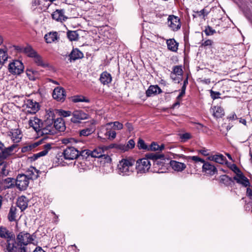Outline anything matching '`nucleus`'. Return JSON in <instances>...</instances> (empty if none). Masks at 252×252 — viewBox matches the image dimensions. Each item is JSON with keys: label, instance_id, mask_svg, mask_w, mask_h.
Wrapping results in <instances>:
<instances>
[{"label": "nucleus", "instance_id": "a18cd8bd", "mask_svg": "<svg viewBox=\"0 0 252 252\" xmlns=\"http://www.w3.org/2000/svg\"><path fill=\"white\" fill-rule=\"evenodd\" d=\"M8 56L6 50L0 49V64H2L7 60Z\"/></svg>", "mask_w": 252, "mask_h": 252}, {"label": "nucleus", "instance_id": "8fccbe9b", "mask_svg": "<svg viewBox=\"0 0 252 252\" xmlns=\"http://www.w3.org/2000/svg\"><path fill=\"white\" fill-rule=\"evenodd\" d=\"M91 151L89 150H83L82 148L79 147V156H81L85 158H87L88 157L91 156Z\"/></svg>", "mask_w": 252, "mask_h": 252}, {"label": "nucleus", "instance_id": "e2e57ef3", "mask_svg": "<svg viewBox=\"0 0 252 252\" xmlns=\"http://www.w3.org/2000/svg\"><path fill=\"white\" fill-rule=\"evenodd\" d=\"M117 148L124 152L128 151L126 145L119 144L117 146Z\"/></svg>", "mask_w": 252, "mask_h": 252}, {"label": "nucleus", "instance_id": "7ed1b4c3", "mask_svg": "<svg viewBox=\"0 0 252 252\" xmlns=\"http://www.w3.org/2000/svg\"><path fill=\"white\" fill-rule=\"evenodd\" d=\"M135 160L132 158H124L118 164V173L122 176H129L135 170Z\"/></svg>", "mask_w": 252, "mask_h": 252}, {"label": "nucleus", "instance_id": "6ab92c4d", "mask_svg": "<svg viewBox=\"0 0 252 252\" xmlns=\"http://www.w3.org/2000/svg\"><path fill=\"white\" fill-rule=\"evenodd\" d=\"M207 158L209 160L214 161L221 164L225 163L226 161V158L220 154L210 155Z\"/></svg>", "mask_w": 252, "mask_h": 252}, {"label": "nucleus", "instance_id": "dca6fc26", "mask_svg": "<svg viewBox=\"0 0 252 252\" xmlns=\"http://www.w3.org/2000/svg\"><path fill=\"white\" fill-rule=\"evenodd\" d=\"M17 106L12 103H7L4 104L1 108V112L4 114L10 115L13 114L17 109Z\"/></svg>", "mask_w": 252, "mask_h": 252}, {"label": "nucleus", "instance_id": "7c9ffc66", "mask_svg": "<svg viewBox=\"0 0 252 252\" xmlns=\"http://www.w3.org/2000/svg\"><path fill=\"white\" fill-rule=\"evenodd\" d=\"M99 80L102 84L107 85L112 81L111 75L106 71L103 72L100 75Z\"/></svg>", "mask_w": 252, "mask_h": 252}, {"label": "nucleus", "instance_id": "f3484780", "mask_svg": "<svg viewBox=\"0 0 252 252\" xmlns=\"http://www.w3.org/2000/svg\"><path fill=\"white\" fill-rule=\"evenodd\" d=\"M39 170L36 169L33 166H31L26 172V175L28 177V179L31 180L36 179L39 176Z\"/></svg>", "mask_w": 252, "mask_h": 252}, {"label": "nucleus", "instance_id": "e433bc0d", "mask_svg": "<svg viewBox=\"0 0 252 252\" xmlns=\"http://www.w3.org/2000/svg\"><path fill=\"white\" fill-rule=\"evenodd\" d=\"M26 73L29 79L31 80L34 81L39 77L38 71L32 69L27 70Z\"/></svg>", "mask_w": 252, "mask_h": 252}, {"label": "nucleus", "instance_id": "393cba45", "mask_svg": "<svg viewBox=\"0 0 252 252\" xmlns=\"http://www.w3.org/2000/svg\"><path fill=\"white\" fill-rule=\"evenodd\" d=\"M29 200L25 196H21L18 197L17 201V204L18 207L22 211L25 210L28 207Z\"/></svg>", "mask_w": 252, "mask_h": 252}, {"label": "nucleus", "instance_id": "603ef678", "mask_svg": "<svg viewBox=\"0 0 252 252\" xmlns=\"http://www.w3.org/2000/svg\"><path fill=\"white\" fill-rule=\"evenodd\" d=\"M221 181L225 185H228L231 182H232V178L229 177L226 175H224L220 177Z\"/></svg>", "mask_w": 252, "mask_h": 252}, {"label": "nucleus", "instance_id": "a19ab883", "mask_svg": "<svg viewBox=\"0 0 252 252\" xmlns=\"http://www.w3.org/2000/svg\"><path fill=\"white\" fill-rule=\"evenodd\" d=\"M107 124V127H111L114 129L121 130L123 128V125L119 122L116 121L114 122L108 123Z\"/></svg>", "mask_w": 252, "mask_h": 252}, {"label": "nucleus", "instance_id": "a211bd4d", "mask_svg": "<svg viewBox=\"0 0 252 252\" xmlns=\"http://www.w3.org/2000/svg\"><path fill=\"white\" fill-rule=\"evenodd\" d=\"M233 179L238 184L242 185L244 187H247L250 185L248 179L246 177L242 172L236 175Z\"/></svg>", "mask_w": 252, "mask_h": 252}, {"label": "nucleus", "instance_id": "f8f14e48", "mask_svg": "<svg viewBox=\"0 0 252 252\" xmlns=\"http://www.w3.org/2000/svg\"><path fill=\"white\" fill-rule=\"evenodd\" d=\"M15 238L9 239L2 246L4 252H20L19 248H17L15 244Z\"/></svg>", "mask_w": 252, "mask_h": 252}, {"label": "nucleus", "instance_id": "423d86ee", "mask_svg": "<svg viewBox=\"0 0 252 252\" xmlns=\"http://www.w3.org/2000/svg\"><path fill=\"white\" fill-rule=\"evenodd\" d=\"M24 67L22 62L14 60L9 64L8 70L13 74H20L24 71Z\"/></svg>", "mask_w": 252, "mask_h": 252}, {"label": "nucleus", "instance_id": "72a5a7b5", "mask_svg": "<svg viewBox=\"0 0 252 252\" xmlns=\"http://www.w3.org/2000/svg\"><path fill=\"white\" fill-rule=\"evenodd\" d=\"M44 38L47 43H51L57 40L58 33L57 32H50L45 35Z\"/></svg>", "mask_w": 252, "mask_h": 252}, {"label": "nucleus", "instance_id": "aec40b11", "mask_svg": "<svg viewBox=\"0 0 252 252\" xmlns=\"http://www.w3.org/2000/svg\"><path fill=\"white\" fill-rule=\"evenodd\" d=\"M11 139L14 143L19 142L22 137V134L20 130L18 129H12L9 134Z\"/></svg>", "mask_w": 252, "mask_h": 252}, {"label": "nucleus", "instance_id": "ddd939ff", "mask_svg": "<svg viewBox=\"0 0 252 252\" xmlns=\"http://www.w3.org/2000/svg\"><path fill=\"white\" fill-rule=\"evenodd\" d=\"M105 150L103 147H97L93 151H91V156L93 158H104L107 161L110 160V158L107 155L104 154Z\"/></svg>", "mask_w": 252, "mask_h": 252}, {"label": "nucleus", "instance_id": "4be33fe9", "mask_svg": "<svg viewBox=\"0 0 252 252\" xmlns=\"http://www.w3.org/2000/svg\"><path fill=\"white\" fill-rule=\"evenodd\" d=\"M0 237L5 238L7 240L15 238L12 232H10L6 228L2 226L0 227Z\"/></svg>", "mask_w": 252, "mask_h": 252}, {"label": "nucleus", "instance_id": "052dcab7", "mask_svg": "<svg viewBox=\"0 0 252 252\" xmlns=\"http://www.w3.org/2000/svg\"><path fill=\"white\" fill-rule=\"evenodd\" d=\"M220 94L219 92H214L213 91H211V96L213 99L219 98V95Z\"/></svg>", "mask_w": 252, "mask_h": 252}, {"label": "nucleus", "instance_id": "09e8293b", "mask_svg": "<svg viewBox=\"0 0 252 252\" xmlns=\"http://www.w3.org/2000/svg\"><path fill=\"white\" fill-rule=\"evenodd\" d=\"M73 101L74 102H89V100L87 98H86L84 96H75L74 97L73 99Z\"/></svg>", "mask_w": 252, "mask_h": 252}, {"label": "nucleus", "instance_id": "de8ad7c7", "mask_svg": "<svg viewBox=\"0 0 252 252\" xmlns=\"http://www.w3.org/2000/svg\"><path fill=\"white\" fill-rule=\"evenodd\" d=\"M203 31L207 36L212 35L216 32V31L210 26H205Z\"/></svg>", "mask_w": 252, "mask_h": 252}, {"label": "nucleus", "instance_id": "774afa93", "mask_svg": "<svg viewBox=\"0 0 252 252\" xmlns=\"http://www.w3.org/2000/svg\"><path fill=\"white\" fill-rule=\"evenodd\" d=\"M126 126L127 127L128 130L130 132L133 130V127L132 125L130 123H126Z\"/></svg>", "mask_w": 252, "mask_h": 252}, {"label": "nucleus", "instance_id": "4c0bfd02", "mask_svg": "<svg viewBox=\"0 0 252 252\" xmlns=\"http://www.w3.org/2000/svg\"><path fill=\"white\" fill-rule=\"evenodd\" d=\"M95 131V127L94 126H92L86 128L80 131L81 136H87L93 133Z\"/></svg>", "mask_w": 252, "mask_h": 252}, {"label": "nucleus", "instance_id": "20e7f679", "mask_svg": "<svg viewBox=\"0 0 252 252\" xmlns=\"http://www.w3.org/2000/svg\"><path fill=\"white\" fill-rule=\"evenodd\" d=\"M188 159H191L195 162H200L203 163L202 171L207 174L214 175L217 171V168L214 165L208 162H206L204 159L197 156H189L188 157Z\"/></svg>", "mask_w": 252, "mask_h": 252}, {"label": "nucleus", "instance_id": "338daca9", "mask_svg": "<svg viewBox=\"0 0 252 252\" xmlns=\"http://www.w3.org/2000/svg\"><path fill=\"white\" fill-rule=\"evenodd\" d=\"M185 92L184 91V90H181V92L180 93V94L178 95V96L177 97V99L178 100H181L182 97L185 95Z\"/></svg>", "mask_w": 252, "mask_h": 252}, {"label": "nucleus", "instance_id": "13d9d810", "mask_svg": "<svg viewBox=\"0 0 252 252\" xmlns=\"http://www.w3.org/2000/svg\"><path fill=\"white\" fill-rule=\"evenodd\" d=\"M247 195L252 201V186H248L247 189Z\"/></svg>", "mask_w": 252, "mask_h": 252}, {"label": "nucleus", "instance_id": "58836bf2", "mask_svg": "<svg viewBox=\"0 0 252 252\" xmlns=\"http://www.w3.org/2000/svg\"><path fill=\"white\" fill-rule=\"evenodd\" d=\"M46 127L41 128L40 130V132L41 133L44 134H52L54 132V130L53 129V127L52 126L53 125H46Z\"/></svg>", "mask_w": 252, "mask_h": 252}, {"label": "nucleus", "instance_id": "6e6552de", "mask_svg": "<svg viewBox=\"0 0 252 252\" xmlns=\"http://www.w3.org/2000/svg\"><path fill=\"white\" fill-rule=\"evenodd\" d=\"M30 183L28 177L25 174H19L16 179V186L20 190H26Z\"/></svg>", "mask_w": 252, "mask_h": 252}, {"label": "nucleus", "instance_id": "f704fd0d", "mask_svg": "<svg viewBox=\"0 0 252 252\" xmlns=\"http://www.w3.org/2000/svg\"><path fill=\"white\" fill-rule=\"evenodd\" d=\"M9 165L6 162L0 163V174L4 176H7L9 172Z\"/></svg>", "mask_w": 252, "mask_h": 252}, {"label": "nucleus", "instance_id": "0e129e2a", "mask_svg": "<svg viewBox=\"0 0 252 252\" xmlns=\"http://www.w3.org/2000/svg\"><path fill=\"white\" fill-rule=\"evenodd\" d=\"M231 168L232 170L236 173V175L242 172L235 164H233Z\"/></svg>", "mask_w": 252, "mask_h": 252}, {"label": "nucleus", "instance_id": "412c9836", "mask_svg": "<svg viewBox=\"0 0 252 252\" xmlns=\"http://www.w3.org/2000/svg\"><path fill=\"white\" fill-rule=\"evenodd\" d=\"M17 145L14 144L7 148L4 147L0 154V157L2 159H4L11 155L13 153L14 149H15Z\"/></svg>", "mask_w": 252, "mask_h": 252}, {"label": "nucleus", "instance_id": "1a4fd4ad", "mask_svg": "<svg viewBox=\"0 0 252 252\" xmlns=\"http://www.w3.org/2000/svg\"><path fill=\"white\" fill-rule=\"evenodd\" d=\"M23 107L26 112L29 114H35L39 109L38 103L31 99L27 100Z\"/></svg>", "mask_w": 252, "mask_h": 252}, {"label": "nucleus", "instance_id": "c756f323", "mask_svg": "<svg viewBox=\"0 0 252 252\" xmlns=\"http://www.w3.org/2000/svg\"><path fill=\"white\" fill-rule=\"evenodd\" d=\"M46 120H45V125H53V122L55 120V116L53 110H48L47 111L45 116Z\"/></svg>", "mask_w": 252, "mask_h": 252}, {"label": "nucleus", "instance_id": "9b49d317", "mask_svg": "<svg viewBox=\"0 0 252 252\" xmlns=\"http://www.w3.org/2000/svg\"><path fill=\"white\" fill-rule=\"evenodd\" d=\"M111 127H107V124L102 126L98 132V135L104 136L109 139H113L116 136V133L114 130H111Z\"/></svg>", "mask_w": 252, "mask_h": 252}, {"label": "nucleus", "instance_id": "b1692460", "mask_svg": "<svg viewBox=\"0 0 252 252\" xmlns=\"http://www.w3.org/2000/svg\"><path fill=\"white\" fill-rule=\"evenodd\" d=\"M210 112L212 113L213 116L216 118H221L224 114L223 109L219 106L211 107Z\"/></svg>", "mask_w": 252, "mask_h": 252}, {"label": "nucleus", "instance_id": "680f3d73", "mask_svg": "<svg viewBox=\"0 0 252 252\" xmlns=\"http://www.w3.org/2000/svg\"><path fill=\"white\" fill-rule=\"evenodd\" d=\"M198 152L204 156H210L208 150L203 148L198 151Z\"/></svg>", "mask_w": 252, "mask_h": 252}, {"label": "nucleus", "instance_id": "864d4df0", "mask_svg": "<svg viewBox=\"0 0 252 252\" xmlns=\"http://www.w3.org/2000/svg\"><path fill=\"white\" fill-rule=\"evenodd\" d=\"M137 144L139 149L149 150L148 147L145 144L144 141L141 139H139Z\"/></svg>", "mask_w": 252, "mask_h": 252}, {"label": "nucleus", "instance_id": "4468645a", "mask_svg": "<svg viewBox=\"0 0 252 252\" xmlns=\"http://www.w3.org/2000/svg\"><path fill=\"white\" fill-rule=\"evenodd\" d=\"M66 96L65 92L62 87L56 88L53 92V98L59 101H63Z\"/></svg>", "mask_w": 252, "mask_h": 252}, {"label": "nucleus", "instance_id": "c03bdc74", "mask_svg": "<svg viewBox=\"0 0 252 252\" xmlns=\"http://www.w3.org/2000/svg\"><path fill=\"white\" fill-rule=\"evenodd\" d=\"M67 37L70 41H75L78 38L79 35L77 31H69L67 33Z\"/></svg>", "mask_w": 252, "mask_h": 252}, {"label": "nucleus", "instance_id": "9d476101", "mask_svg": "<svg viewBox=\"0 0 252 252\" xmlns=\"http://www.w3.org/2000/svg\"><path fill=\"white\" fill-rule=\"evenodd\" d=\"M72 116L71 121L74 123H79L81 120H86L88 118V114L80 110L74 111Z\"/></svg>", "mask_w": 252, "mask_h": 252}, {"label": "nucleus", "instance_id": "c9c22d12", "mask_svg": "<svg viewBox=\"0 0 252 252\" xmlns=\"http://www.w3.org/2000/svg\"><path fill=\"white\" fill-rule=\"evenodd\" d=\"M32 58H33V60L35 63L39 66H41L43 67H48L49 66L48 63H44L41 56L37 53Z\"/></svg>", "mask_w": 252, "mask_h": 252}, {"label": "nucleus", "instance_id": "39448f33", "mask_svg": "<svg viewBox=\"0 0 252 252\" xmlns=\"http://www.w3.org/2000/svg\"><path fill=\"white\" fill-rule=\"evenodd\" d=\"M63 156L65 159L72 160L76 158L79 156V147H68L63 151Z\"/></svg>", "mask_w": 252, "mask_h": 252}, {"label": "nucleus", "instance_id": "bf43d9fd", "mask_svg": "<svg viewBox=\"0 0 252 252\" xmlns=\"http://www.w3.org/2000/svg\"><path fill=\"white\" fill-rule=\"evenodd\" d=\"M126 146V147H127L128 150H129L130 149L133 148L135 146V142H134V140L132 139H130L128 141Z\"/></svg>", "mask_w": 252, "mask_h": 252}, {"label": "nucleus", "instance_id": "4d7b16f0", "mask_svg": "<svg viewBox=\"0 0 252 252\" xmlns=\"http://www.w3.org/2000/svg\"><path fill=\"white\" fill-rule=\"evenodd\" d=\"M190 138L191 136L189 133H185L180 135V138L183 142H185Z\"/></svg>", "mask_w": 252, "mask_h": 252}, {"label": "nucleus", "instance_id": "a878e982", "mask_svg": "<svg viewBox=\"0 0 252 252\" xmlns=\"http://www.w3.org/2000/svg\"><path fill=\"white\" fill-rule=\"evenodd\" d=\"M161 92V89L158 85H151L146 91V94L147 96L150 97L157 94H160Z\"/></svg>", "mask_w": 252, "mask_h": 252}, {"label": "nucleus", "instance_id": "473e14b6", "mask_svg": "<svg viewBox=\"0 0 252 252\" xmlns=\"http://www.w3.org/2000/svg\"><path fill=\"white\" fill-rule=\"evenodd\" d=\"M168 49L172 51L176 52L178 49V44L174 39H168L166 41Z\"/></svg>", "mask_w": 252, "mask_h": 252}, {"label": "nucleus", "instance_id": "69168bd1", "mask_svg": "<svg viewBox=\"0 0 252 252\" xmlns=\"http://www.w3.org/2000/svg\"><path fill=\"white\" fill-rule=\"evenodd\" d=\"M32 149H31V146H30V144L28 145H26L24 147H23L22 148V150H21V151L23 152V153H26V152H29V151H31Z\"/></svg>", "mask_w": 252, "mask_h": 252}, {"label": "nucleus", "instance_id": "49530a36", "mask_svg": "<svg viewBox=\"0 0 252 252\" xmlns=\"http://www.w3.org/2000/svg\"><path fill=\"white\" fill-rule=\"evenodd\" d=\"M149 150L151 151H161L164 148V146L161 145V146H159L157 143L153 142L152 143L150 147H148Z\"/></svg>", "mask_w": 252, "mask_h": 252}, {"label": "nucleus", "instance_id": "f03ea898", "mask_svg": "<svg viewBox=\"0 0 252 252\" xmlns=\"http://www.w3.org/2000/svg\"><path fill=\"white\" fill-rule=\"evenodd\" d=\"M33 236L26 231L19 232L16 236L17 245L20 247V252H31L29 251L27 246L30 245L34 241Z\"/></svg>", "mask_w": 252, "mask_h": 252}, {"label": "nucleus", "instance_id": "3c124183", "mask_svg": "<svg viewBox=\"0 0 252 252\" xmlns=\"http://www.w3.org/2000/svg\"><path fill=\"white\" fill-rule=\"evenodd\" d=\"M172 72L177 76H182L183 71L181 66H175L173 67Z\"/></svg>", "mask_w": 252, "mask_h": 252}, {"label": "nucleus", "instance_id": "cd10ccee", "mask_svg": "<svg viewBox=\"0 0 252 252\" xmlns=\"http://www.w3.org/2000/svg\"><path fill=\"white\" fill-rule=\"evenodd\" d=\"M53 128L60 131H63L65 129V125L63 120L62 118H57L53 122L52 125Z\"/></svg>", "mask_w": 252, "mask_h": 252}, {"label": "nucleus", "instance_id": "79ce46f5", "mask_svg": "<svg viewBox=\"0 0 252 252\" xmlns=\"http://www.w3.org/2000/svg\"><path fill=\"white\" fill-rule=\"evenodd\" d=\"M24 53L31 58H33L37 53L30 46H28L24 49Z\"/></svg>", "mask_w": 252, "mask_h": 252}, {"label": "nucleus", "instance_id": "6e6d98bb", "mask_svg": "<svg viewBox=\"0 0 252 252\" xmlns=\"http://www.w3.org/2000/svg\"><path fill=\"white\" fill-rule=\"evenodd\" d=\"M58 112L60 116L63 117L69 116L71 114V112L69 111H64L63 110H59Z\"/></svg>", "mask_w": 252, "mask_h": 252}, {"label": "nucleus", "instance_id": "0eeeda50", "mask_svg": "<svg viewBox=\"0 0 252 252\" xmlns=\"http://www.w3.org/2000/svg\"><path fill=\"white\" fill-rule=\"evenodd\" d=\"M167 25L171 30L177 31L181 27L180 19L178 16L170 15L167 18Z\"/></svg>", "mask_w": 252, "mask_h": 252}, {"label": "nucleus", "instance_id": "f257e3e1", "mask_svg": "<svg viewBox=\"0 0 252 252\" xmlns=\"http://www.w3.org/2000/svg\"><path fill=\"white\" fill-rule=\"evenodd\" d=\"M146 157L147 158H143L137 161L135 168L138 173H144L149 171L151 166L150 159L153 160L154 165H158L159 164L158 159L164 157L163 155L157 153L148 154Z\"/></svg>", "mask_w": 252, "mask_h": 252}, {"label": "nucleus", "instance_id": "37998d69", "mask_svg": "<svg viewBox=\"0 0 252 252\" xmlns=\"http://www.w3.org/2000/svg\"><path fill=\"white\" fill-rule=\"evenodd\" d=\"M16 214V208L14 207H12L9 211L8 219L10 221H13L15 220Z\"/></svg>", "mask_w": 252, "mask_h": 252}, {"label": "nucleus", "instance_id": "2eb2a0df", "mask_svg": "<svg viewBox=\"0 0 252 252\" xmlns=\"http://www.w3.org/2000/svg\"><path fill=\"white\" fill-rule=\"evenodd\" d=\"M52 18L60 22H63L66 20L67 17L64 15L63 9H57L52 14Z\"/></svg>", "mask_w": 252, "mask_h": 252}, {"label": "nucleus", "instance_id": "5fc2aeb1", "mask_svg": "<svg viewBox=\"0 0 252 252\" xmlns=\"http://www.w3.org/2000/svg\"><path fill=\"white\" fill-rule=\"evenodd\" d=\"M214 42L211 39H207L204 42H202L201 45V47L205 48L206 47H211L213 44Z\"/></svg>", "mask_w": 252, "mask_h": 252}, {"label": "nucleus", "instance_id": "2f4dec72", "mask_svg": "<svg viewBox=\"0 0 252 252\" xmlns=\"http://www.w3.org/2000/svg\"><path fill=\"white\" fill-rule=\"evenodd\" d=\"M83 57V54L78 49H73L69 55L70 61H75Z\"/></svg>", "mask_w": 252, "mask_h": 252}, {"label": "nucleus", "instance_id": "bb28decb", "mask_svg": "<svg viewBox=\"0 0 252 252\" xmlns=\"http://www.w3.org/2000/svg\"><path fill=\"white\" fill-rule=\"evenodd\" d=\"M52 145V144H51V143H48V144H45L43 146V150L42 151H41L36 154L33 155V159L35 160L40 157L45 156L48 153L49 151L51 149Z\"/></svg>", "mask_w": 252, "mask_h": 252}, {"label": "nucleus", "instance_id": "5701e85b", "mask_svg": "<svg viewBox=\"0 0 252 252\" xmlns=\"http://www.w3.org/2000/svg\"><path fill=\"white\" fill-rule=\"evenodd\" d=\"M29 125L36 132H40L41 121L37 118L33 117L31 118L29 122Z\"/></svg>", "mask_w": 252, "mask_h": 252}, {"label": "nucleus", "instance_id": "c85d7f7f", "mask_svg": "<svg viewBox=\"0 0 252 252\" xmlns=\"http://www.w3.org/2000/svg\"><path fill=\"white\" fill-rule=\"evenodd\" d=\"M170 165L171 166L173 169L178 172L182 171L186 168V165L185 164L175 160L171 161Z\"/></svg>", "mask_w": 252, "mask_h": 252}, {"label": "nucleus", "instance_id": "ea45409f", "mask_svg": "<svg viewBox=\"0 0 252 252\" xmlns=\"http://www.w3.org/2000/svg\"><path fill=\"white\" fill-rule=\"evenodd\" d=\"M15 183L16 184V180L12 178H7L3 182L4 188L5 189H9L14 187Z\"/></svg>", "mask_w": 252, "mask_h": 252}]
</instances>
